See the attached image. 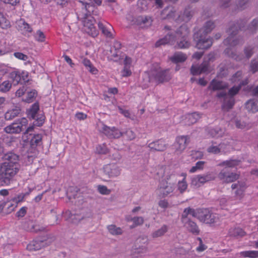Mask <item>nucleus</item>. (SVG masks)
Returning a JSON list of instances; mask_svg holds the SVG:
<instances>
[{
  "mask_svg": "<svg viewBox=\"0 0 258 258\" xmlns=\"http://www.w3.org/2000/svg\"><path fill=\"white\" fill-rule=\"evenodd\" d=\"M120 51H114L113 49L111 47L109 51L107 52V57L109 59L114 61H117L121 58V56L119 53Z\"/></svg>",
  "mask_w": 258,
  "mask_h": 258,
  "instance_id": "33",
  "label": "nucleus"
},
{
  "mask_svg": "<svg viewBox=\"0 0 258 258\" xmlns=\"http://www.w3.org/2000/svg\"><path fill=\"white\" fill-rule=\"evenodd\" d=\"M158 206L162 209H166L169 207V203L167 200L164 199L161 200L158 202Z\"/></svg>",
  "mask_w": 258,
  "mask_h": 258,
  "instance_id": "63",
  "label": "nucleus"
},
{
  "mask_svg": "<svg viewBox=\"0 0 258 258\" xmlns=\"http://www.w3.org/2000/svg\"><path fill=\"white\" fill-rule=\"evenodd\" d=\"M200 213V209H194L190 207L184 209L181 218L190 219L188 217L189 215H191L192 217L197 218L198 219L199 214Z\"/></svg>",
  "mask_w": 258,
  "mask_h": 258,
  "instance_id": "26",
  "label": "nucleus"
},
{
  "mask_svg": "<svg viewBox=\"0 0 258 258\" xmlns=\"http://www.w3.org/2000/svg\"><path fill=\"white\" fill-rule=\"evenodd\" d=\"M201 117L199 113L194 112L187 115L186 118L188 120V124H192L196 123Z\"/></svg>",
  "mask_w": 258,
  "mask_h": 258,
  "instance_id": "41",
  "label": "nucleus"
},
{
  "mask_svg": "<svg viewBox=\"0 0 258 258\" xmlns=\"http://www.w3.org/2000/svg\"><path fill=\"white\" fill-rule=\"evenodd\" d=\"M215 59L214 53H210L205 57L203 63L201 65H193L191 67L190 72L193 75H198L202 73H209L210 71L209 62L213 61Z\"/></svg>",
  "mask_w": 258,
  "mask_h": 258,
  "instance_id": "7",
  "label": "nucleus"
},
{
  "mask_svg": "<svg viewBox=\"0 0 258 258\" xmlns=\"http://www.w3.org/2000/svg\"><path fill=\"white\" fill-rule=\"evenodd\" d=\"M224 52L229 57L236 60V61L242 60L244 58V56L243 55L236 54L235 52L231 51L229 48H227L225 49Z\"/></svg>",
  "mask_w": 258,
  "mask_h": 258,
  "instance_id": "32",
  "label": "nucleus"
},
{
  "mask_svg": "<svg viewBox=\"0 0 258 258\" xmlns=\"http://www.w3.org/2000/svg\"><path fill=\"white\" fill-rule=\"evenodd\" d=\"M189 30L187 26L185 25H182L175 31V34L172 33H168L164 38L159 40L155 43L156 47H159L162 45L169 44L173 45L176 40L177 44L176 47L180 49L187 48L190 45V43L188 38Z\"/></svg>",
  "mask_w": 258,
  "mask_h": 258,
  "instance_id": "2",
  "label": "nucleus"
},
{
  "mask_svg": "<svg viewBox=\"0 0 258 258\" xmlns=\"http://www.w3.org/2000/svg\"><path fill=\"white\" fill-rule=\"evenodd\" d=\"M98 26L104 35L108 38H112V34L110 32L112 27L110 24L106 22L105 24L104 23L99 21L98 23Z\"/></svg>",
  "mask_w": 258,
  "mask_h": 258,
  "instance_id": "21",
  "label": "nucleus"
},
{
  "mask_svg": "<svg viewBox=\"0 0 258 258\" xmlns=\"http://www.w3.org/2000/svg\"><path fill=\"white\" fill-rule=\"evenodd\" d=\"M242 75L241 71H237L233 76L231 80L233 82H238L240 80Z\"/></svg>",
  "mask_w": 258,
  "mask_h": 258,
  "instance_id": "62",
  "label": "nucleus"
},
{
  "mask_svg": "<svg viewBox=\"0 0 258 258\" xmlns=\"http://www.w3.org/2000/svg\"><path fill=\"white\" fill-rule=\"evenodd\" d=\"M14 55L16 58L23 60H26L28 58V57L27 55H25L24 53L20 52H15L14 53Z\"/></svg>",
  "mask_w": 258,
  "mask_h": 258,
  "instance_id": "64",
  "label": "nucleus"
},
{
  "mask_svg": "<svg viewBox=\"0 0 258 258\" xmlns=\"http://www.w3.org/2000/svg\"><path fill=\"white\" fill-rule=\"evenodd\" d=\"M225 131L220 127L210 128L208 130V134L213 138H219L222 137L224 134Z\"/></svg>",
  "mask_w": 258,
  "mask_h": 258,
  "instance_id": "29",
  "label": "nucleus"
},
{
  "mask_svg": "<svg viewBox=\"0 0 258 258\" xmlns=\"http://www.w3.org/2000/svg\"><path fill=\"white\" fill-rule=\"evenodd\" d=\"M27 119L23 117L17 119L16 121L5 127L4 130L8 134H19L25 131L24 134H26L32 131L34 129L33 126L27 127Z\"/></svg>",
  "mask_w": 258,
  "mask_h": 258,
  "instance_id": "5",
  "label": "nucleus"
},
{
  "mask_svg": "<svg viewBox=\"0 0 258 258\" xmlns=\"http://www.w3.org/2000/svg\"><path fill=\"white\" fill-rule=\"evenodd\" d=\"M96 152L100 154H105L108 152V149L104 144L100 145L96 147Z\"/></svg>",
  "mask_w": 258,
  "mask_h": 258,
  "instance_id": "61",
  "label": "nucleus"
},
{
  "mask_svg": "<svg viewBox=\"0 0 258 258\" xmlns=\"http://www.w3.org/2000/svg\"><path fill=\"white\" fill-rule=\"evenodd\" d=\"M227 87V85L220 81L213 79L210 83L208 89L213 91L222 90Z\"/></svg>",
  "mask_w": 258,
  "mask_h": 258,
  "instance_id": "23",
  "label": "nucleus"
},
{
  "mask_svg": "<svg viewBox=\"0 0 258 258\" xmlns=\"http://www.w3.org/2000/svg\"><path fill=\"white\" fill-rule=\"evenodd\" d=\"M66 215L69 216V218L71 222L74 223H77L83 219V217L81 216L78 214H72L70 211L67 212Z\"/></svg>",
  "mask_w": 258,
  "mask_h": 258,
  "instance_id": "46",
  "label": "nucleus"
},
{
  "mask_svg": "<svg viewBox=\"0 0 258 258\" xmlns=\"http://www.w3.org/2000/svg\"><path fill=\"white\" fill-rule=\"evenodd\" d=\"M241 255L245 257L257 258L258 257V251L257 250H247L242 251L240 253Z\"/></svg>",
  "mask_w": 258,
  "mask_h": 258,
  "instance_id": "43",
  "label": "nucleus"
},
{
  "mask_svg": "<svg viewBox=\"0 0 258 258\" xmlns=\"http://www.w3.org/2000/svg\"><path fill=\"white\" fill-rule=\"evenodd\" d=\"M26 194H19L12 197L10 201L4 203L0 205V212H1L5 207H6L9 212L14 210L17 207L18 204L22 202L25 197Z\"/></svg>",
  "mask_w": 258,
  "mask_h": 258,
  "instance_id": "9",
  "label": "nucleus"
},
{
  "mask_svg": "<svg viewBox=\"0 0 258 258\" xmlns=\"http://www.w3.org/2000/svg\"><path fill=\"white\" fill-rule=\"evenodd\" d=\"M236 127L239 129L248 128V124L244 121L236 119L234 121Z\"/></svg>",
  "mask_w": 258,
  "mask_h": 258,
  "instance_id": "56",
  "label": "nucleus"
},
{
  "mask_svg": "<svg viewBox=\"0 0 258 258\" xmlns=\"http://www.w3.org/2000/svg\"><path fill=\"white\" fill-rule=\"evenodd\" d=\"M214 23L208 21L203 27L194 34V39L196 41V47L200 49H206L210 48L212 44V38L208 36L215 28Z\"/></svg>",
  "mask_w": 258,
  "mask_h": 258,
  "instance_id": "3",
  "label": "nucleus"
},
{
  "mask_svg": "<svg viewBox=\"0 0 258 258\" xmlns=\"http://www.w3.org/2000/svg\"><path fill=\"white\" fill-rule=\"evenodd\" d=\"M199 215L198 220L208 224H214L218 220V215L212 212L208 209H200Z\"/></svg>",
  "mask_w": 258,
  "mask_h": 258,
  "instance_id": "8",
  "label": "nucleus"
},
{
  "mask_svg": "<svg viewBox=\"0 0 258 258\" xmlns=\"http://www.w3.org/2000/svg\"><path fill=\"white\" fill-rule=\"evenodd\" d=\"M217 96L218 98L223 97L224 98V102L222 106V109L224 110L228 111L230 109L232 108L235 103L234 98L229 96L226 92L224 91L218 93Z\"/></svg>",
  "mask_w": 258,
  "mask_h": 258,
  "instance_id": "16",
  "label": "nucleus"
},
{
  "mask_svg": "<svg viewBox=\"0 0 258 258\" xmlns=\"http://www.w3.org/2000/svg\"><path fill=\"white\" fill-rule=\"evenodd\" d=\"M187 184L185 181V178H184L181 181H179L178 182V189L180 191V192L183 193L187 189Z\"/></svg>",
  "mask_w": 258,
  "mask_h": 258,
  "instance_id": "57",
  "label": "nucleus"
},
{
  "mask_svg": "<svg viewBox=\"0 0 258 258\" xmlns=\"http://www.w3.org/2000/svg\"><path fill=\"white\" fill-rule=\"evenodd\" d=\"M252 0H236V6L238 10H243L247 8Z\"/></svg>",
  "mask_w": 258,
  "mask_h": 258,
  "instance_id": "36",
  "label": "nucleus"
},
{
  "mask_svg": "<svg viewBox=\"0 0 258 258\" xmlns=\"http://www.w3.org/2000/svg\"><path fill=\"white\" fill-rule=\"evenodd\" d=\"M152 20L149 16H141L137 18L138 25L142 28L148 27L152 24Z\"/></svg>",
  "mask_w": 258,
  "mask_h": 258,
  "instance_id": "25",
  "label": "nucleus"
},
{
  "mask_svg": "<svg viewBox=\"0 0 258 258\" xmlns=\"http://www.w3.org/2000/svg\"><path fill=\"white\" fill-rule=\"evenodd\" d=\"M258 29V19H253L247 27V30L252 33L256 32Z\"/></svg>",
  "mask_w": 258,
  "mask_h": 258,
  "instance_id": "47",
  "label": "nucleus"
},
{
  "mask_svg": "<svg viewBox=\"0 0 258 258\" xmlns=\"http://www.w3.org/2000/svg\"><path fill=\"white\" fill-rule=\"evenodd\" d=\"M37 96V92L35 90H32L28 92L25 101L28 103L32 102Z\"/></svg>",
  "mask_w": 258,
  "mask_h": 258,
  "instance_id": "50",
  "label": "nucleus"
},
{
  "mask_svg": "<svg viewBox=\"0 0 258 258\" xmlns=\"http://www.w3.org/2000/svg\"><path fill=\"white\" fill-rule=\"evenodd\" d=\"M218 177L221 180L226 183H229L236 180L239 178V175L230 172L227 167L222 169L218 175Z\"/></svg>",
  "mask_w": 258,
  "mask_h": 258,
  "instance_id": "12",
  "label": "nucleus"
},
{
  "mask_svg": "<svg viewBox=\"0 0 258 258\" xmlns=\"http://www.w3.org/2000/svg\"><path fill=\"white\" fill-rule=\"evenodd\" d=\"M246 22L247 20L246 19H240L237 22H231L229 24V26L227 30V33L229 36L224 40V43L225 45L233 47L240 43L241 39L235 37V35L239 29L244 27Z\"/></svg>",
  "mask_w": 258,
  "mask_h": 258,
  "instance_id": "4",
  "label": "nucleus"
},
{
  "mask_svg": "<svg viewBox=\"0 0 258 258\" xmlns=\"http://www.w3.org/2000/svg\"><path fill=\"white\" fill-rule=\"evenodd\" d=\"M229 233L230 236L233 237H242L245 234V232L239 227L230 228L229 230Z\"/></svg>",
  "mask_w": 258,
  "mask_h": 258,
  "instance_id": "31",
  "label": "nucleus"
},
{
  "mask_svg": "<svg viewBox=\"0 0 258 258\" xmlns=\"http://www.w3.org/2000/svg\"><path fill=\"white\" fill-rule=\"evenodd\" d=\"M83 64L86 68V69L88 70L92 74H96L98 72L97 69L94 67L90 60L87 58H84L82 61Z\"/></svg>",
  "mask_w": 258,
  "mask_h": 258,
  "instance_id": "35",
  "label": "nucleus"
},
{
  "mask_svg": "<svg viewBox=\"0 0 258 258\" xmlns=\"http://www.w3.org/2000/svg\"><path fill=\"white\" fill-rule=\"evenodd\" d=\"M193 14L194 12L190 8H185L182 17V21L186 22L189 21L192 17Z\"/></svg>",
  "mask_w": 258,
  "mask_h": 258,
  "instance_id": "42",
  "label": "nucleus"
},
{
  "mask_svg": "<svg viewBox=\"0 0 258 258\" xmlns=\"http://www.w3.org/2000/svg\"><path fill=\"white\" fill-rule=\"evenodd\" d=\"M45 242L43 241L34 240L27 245V249L30 251H36L44 246Z\"/></svg>",
  "mask_w": 258,
  "mask_h": 258,
  "instance_id": "27",
  "label": "nucleus"
},
{
  "mask_svg": "<svg viewBox=\"0 0 258 258\" xmlns=\"http://www.w3.org/2000/svg\"><path fill=\"white\" fill-rule=\"evenodd\" d=\"M149 81L162 83L170 79L168 70L152 71L149 75Z\"/></svg>",
  "mask_w": 258,
  "mask_h": 258,
  "instance_id": "11",
  "label": "nucleus"
},
{
  "mask_svg": "<svg viewBox=\"0 0 258 258\" xmlns=\"http://www.w3.org/2000/svg\"><path fill=\"white\" fill-rule=\"evenodd\" d=\"M12 87V83L10 81H5L0 85V92H7Z\"/></svg>",
  "mask_w": 258,
  "mask_h": 258,
  "instance_id": "48",
  "label": "nucleus"
},
{
  "mask_svg": "<svg viewBox=\"0 0 258 258\" xmlns=\"http://www.w3.org/2000/svg\"><path fill=\"white\" fill-rule=\"evenodd\" d=\"M189 138L187 136L178 137L176 139V143L174 144L176 150L181 152L184 150L188 144Z\"/></svg>",
  "mask_w": 258,
  "mask_h": 258,
  "instance_id": "19",
  "label": "nucleus"
},
{
  "mask_svg": "<svg viewBox=\"0 0 258 258\" xmlns=\"http://www.w3.org/2000/svg\"><path fill=\"white\" fill-rule=\"evenodd\" d=\"M42 144V136L40 134L34 135L30 140L32 148H35Z\"/></svg>",
  "mask_w": 258,
  "mask_h": 258,
  "instance_id": "34",
  "label": "nucleus"
},
{
  "mask_svg": "<svg viewBox=\"0 0 258 258\" xmlns=\"http://www.w3.org/2000/svg\"><path fill=\"white\" fill-rule=\"evenodd\" d=\"M245 107L249 112L255 113L258 111V106L254 100H249L245 103Z\"/></svg>",
  "mask_w": 258,
  "mask_h": 258,
  "instance_id": "30",
  "label": "nucleus"
},
{
  "mask_svg": "<svg viewBox=\"0 0 258 258\" xmlns=\"http://www.w3.org/2000/svg\"><path fill=\"white\" fill-rule=\"evenodd\" d=\"M250 71L252 73H254L258 71V58L253 59L251 60L250 63Z\"/></svg>",
  "mask_w": 258,
  "mask_h": 258,
  "instance_id": "58",
  "label": "nucleus"
},
{
  "mask_svg": "<svg viewBox=\"0 0 258 258\" xmlns=\"http://www.w3.org/2000/svg\"><path fill=\"white\" fill-rule=\"evenodd\" d=\"M254 47L252 45H248L244 48L243 52L245 57L247 59L250 58L254 53Z\"/></svg>",
  "mask_w": 258,
  "mask_h": 258,
  "instance_id": "45",
  "label": "nucleus"
},
{
  "mask_svg": "<svg viewBox=\"0 0 258 258\" xmlns=\"http://www.w3.org/2000/svg\"><path fill=\"white\" fill-rule=\"evenodd\" d=\"M35 39L39 42H44L45 41V36L43 32L41 30H38L34 35Z\"/></svg>",
  "mask_w": 258,
  "mask_h": 258,
  "instance_id": "59",
  "label": "nucleus"
},
{
  "mask_svg": "<svg viewBox=\"0 0 258 258\" xmlns=\"http://www.w3.org/2000/svg\"><path fill=\"white\" fill-rule=\"evenodd\" d=\"M19 156L13 152L3 156V159L5 161L0 166V183L2 185H9L13 181L19 171Z\"/></svg>",
  "mask_w": 258,
  "mask_h": 258,
  "instance_id": "1",
  "label": "nucleus"
},
{
  "mask_svg": "<svg viewBox=\"0 0 258 258\" xmlns=\"http://www.w3.org/2000/svg\"><path fill=\"white\" fill-rule=\"evenodd\" d=\"M231 188L234 191L235 197L237 200H241L243 197V193L246 188V184L244 182H239L232 184Z\"/></svg>",
  "mask_w": 258,
  "mask_h": 258,
  "instance_id": "18",
  "label": "nucleus"
},
{
  "mask_svg": "<svg viewBox=\"0 0 258 258\" xmlns=\"http://www.w3.org/2000/svg\"><path fill=\"white\" fill-rule=\"evenodd\" d=\"M10 26V23L9 20L4 16V14L0 11V27L3 29H7Z\"/></svg>",
  "mask_w": 258,
  "mask_h": 258,
  "instance_id": "44",
  "label": "nucleus"
},
{
  "mask_svg": "<svg viewBox=\"0 0 258 258\" xmlns=\"http://www.w3.org/2000/svg\"><path fill=\"white\" fill-rule=\"evenodd\" d=\"M168 229V227L166 225H163L160 229L155 231L152 234L153 238H157L163 236Z\"/></svg>",
  "mask_w": 258,
  "mask_h": 258,
  "instance_id": "40",
  "label": "nucleus"
},
{
  "mask_svg": "<svg viewBox=\"0 0 258 258\" xmlns=\"http://www.w3.org/2000/svg\"><path fill=\"white\" fill-rule=\"evenodd\" d=\"M190 184L194 187H198L202 185L199 175L191 178Z\"/></svg>",
  "mask_w": 258,
  "mask_h": 258,
  "instance_id": "55",
  "label": "nucleus"
},
{
  "mask_svg": "<svg viewBox=\"0 0 258 258\" xmlns=\"http://www.w3.org/2000/svg\"><path fill=\"white\" fill-rule=\"evenodd\" d=\"M122 133V136L125 137L128 140H133L136 138V134L131 129H127Z\"/></svg>",
  "mask_w": 258,
  "mask_h": 258,
  "instance_id": "51",
  "label": "nucleus"
},
{
  "mask_svg": "<svg viewBox=\"0 0 258 258\" xmlns=\"http://www.w3.org/2000/svg\"><path fill=\"white\" fill-rule=\"evenodd\" d=\"M244 85L243 82H240L239 85L237 86H233L228 91V95L230 97H233L236 95L241 88V85Z\"/></svg>",
  "mask_w": 258,
  "mask_h": 258,
  "instance_id": "53",
  "label": "nucleus"
},
{
  "mask_svg": "<svg viewBox=\"0 0 258 258\" xmlns=\"http://www.w3.org/2000/svg\"><path fill=\"white\" fill-rule=\"evenodd\" d=\"M95 22L94 18L90 15H86L82 20L85 31L93 37L98 34V32L94 26Z\"/></svg>",
  "mask_w": 258,
  "mask_h": 258,
  "instance_id": "10",
  "label": "nucleus"
},
{
  "mask_svg": "<svg viewBox=\"0 0 258 258\" xmlns=\"http://www.w3.org/2000/svg\"><path fill=\"white\" fill-rule=\"evenodd\" d=\"M190 184L194 187H198L202 185L199 175L191 178Z\"/></svg>",
  "mask_w": 258,
  "mask_h": 258,
  "instance_id": "54",
  "label": "nucleus"
},
{
  "mask_svg": "<svg viewBox=\"0 0 258 258\" xmlns=\"http://www.w3.org/2000/svg\"><path fill=\"white\" fill-rule=\"evenodd\" d=\"M184 228L189 232L195 235L200 233V229L197 223L190 219L181 218Z\"/></svg>",
  "mask_w": 258,
  "mask_h": 258,
  "instance_id": "17",
  "label": "nucleus"
},
{
  "mask_svg": "<svg viewBox=\"0 0 258 258\" xmlns=\"http://www.w3.org/2000/svg\"><path fill=\"white\" fill-rule=\"evenodd\" d=\"M148 147L153 151H163L166 150L167 145L165 144L164 141L162 140H158L150 143L148 145Z\"/></svg>",
  "mask_w": 258,
  "mask_h": 258,
  "instance_id": "20",
  "label": "nucleus"
},
{
  "mask_svg": "<svg viewBox=\"0 0 258 258\" xmlns=\"http://www.w3.org/2000/svg\"><path fill=\"white\" fill-rule=\"evenodd\" d=\"M107 229L109 232L112 235H121L122 233V230L120 227H117L115 225H110L107 226Z\"/></svg>",
  "mask_w": 258,
  "mask_h": 258,
  "instance_id": "38",
  "label": "nucleus"
},
{
  "mask_svg": "<svg viewBox=\"0 0 258 258\" xmlns=\"http://www.w3.org/2000/svg\"><path fill=\"white\" fill-rule=\"evenodd\" d=\"M0 2L10 7L15 8L20 5V0H0Z\"/></svg>",
  "mask_w": 258,
  "mask_h": 258,
  "instance_id": "49",
  "label": "nucleus"
},
{
  "mask_svg": "<svg viewBox=\"0 0 258 258\" xmlns=\"http://www.w3.org/2000/svg\"><path fill=\"white\" fill-rule=\"evenodd\" d=\"M187 58L185 54L181 52H175L171 57L170 60L174 63L184 62Z\"/></svg>",
  "mask_w": 258,
  "mask_h": 258,
  "instance_id": "28",
  "label": "nucleus"
},
{
  "mask_svg": "<svg viewBox=\"0 0 258 258\" xmlns=\"http://www.w3.org/2000/svg\"><path fill=\"white\" fill-rule=\"evenodd\" d=\"M10 77L15 84H18L21 79L20 74L18 72L14 71L11 73Z\"/></svg>",
  "mask_w": 258,
  "mask_h": 258,
  "instance_id": "52",
  "label": "nucleus"
},
{
  "mask_svg": "<svg viewBox=\"0 0 258 258\" xmlns=\"http://www.w3.org/2000/svg\"><path fill=\"white\" fill-rule=\"evenodd\" d=\"M105 175L109 178H114L119 176L121 173L119 167L114 163L105 165L103 168Z\"/></svg>",
  "mask_w": 258,
  "mask_h": 258,
  "instance_id": "15",
  "label": "nucleus"
},
{
  "mask_svg": "<svg viewBox=\"0 0 258 258\" xmlns=\"http://www.w3.org/2000/svg\"><path fill=\"white\" fill-rule=\"evenodd\" d=\"M240 162V161L238 160H229L223 161V162L220 163L219 166H225V167H227L229 169V168H233L238 165Z\"/></svg>",
  "mask_w": 258,
  "mask_h": 258,
  "instance_id": "37",
  "label": "nucleus"
},
{
  "mask_svg": "<svg viewBox=\"0 0 258 258\" xmlns=\"http://www.w3.org/2000/svg\"><path fill=\"white\" fill-rule=\"evenodd\" d=\"M19 30L24 35L29 37L32 32L31 26L24 21H20L19 24Z\"/></svg>",
  "mask_w": 258,
  "mask_h": 258,
  "instance_id": "22",
  "label": "nucleus"
},
{
  "mask_svg": "<svg viewBox=\"0 0 258 258\" xmlns=\"http://www.w3.org/2000/svg\"><path fill=\"white\" fill-rule=\"evenodd\" d=\"M100 131L109 139H118L122 137L123 134L115 127H110L103 124Z\"/></svg>",
  "mask_w": 258,
  "mask_h": 258,
  "instance_id": "14",
  "label": "nucleus"
},
{
  "mask_svg": "<svg viewBox=\"0 0 258 258\" xmlns=\"http://www.w3.org/2000/svg\"><path fill=\"white\" fill-rule=\"evenodd\" d=\"M21 112L20 107L15 106L13 108L9 109L5 114V118L6 120H12L18 116Z\"/></svg>",
  "mask_w": 258,
  "mask_h": 258,
  "instance_id": "24",
  "label": "nucleus"
},
{
  "mask_svg": "<svg viewBox=\"0 0 258 258\" xmlns=\"http://www.w3.org/2000/svg\"><path fill=\"white\" fill-rule=\"evenodd\" d=\"M39 110V105L38 102H35L28 110V115L29 117L33 119H36L34 124L37 126H41L44 122V117L43 116L38 117L37 112Z\"/></svg>",
  "mask_w": 258,
  "mask_h": 258,
  "instance_id": "13",
  "label": "nucleus"
},
{
  "mask_svg": "<svg viewBox=\"0 0 258 258\" xmlns=\"http://www.w3.org/2000/svg\"><path fill=\"white\" fill-rule=\"evenodd\" d=\"M200 178L201 179V183L202 184L204 183L213 180L215 179V176L212 172H208L204 175H199Z\"/></svg>",
  "mask_w": 258,
  "mask_h": 258,
  "instance_id": "39",
  "label": "nucleus"
},
{
  "mask_svg": "<svg viewBox=\"0 0 258 258\" xmlns=\"http://www.w3.org/2000/svg\"><path fill=\"white\" fill-rule=\"evenodd\" d=\"M222 144H220L218 146H211L208 149V151L210 153L217 154L220 152Z\"/></svg>",
  "mask_w": 258,
  "mask_h": 258,
  "instance_id": "60",
  "label": "nucleus"
},
{
  "mask_svg": "<svg viewBox=\"0 0 258 258\" xmlns=\"http://www.w3.org/2000/svg\"><path fill=\"white\" fill-rule=\"evenodd\" d=\"M170 178V175L167 176L166 179L161 180L158 185L157 193L161 198L171 197L176 189V185L174 183L169 182L167 180Z\"/></svg>",
  "mask_w": 258,
  "mask_h": 258,
  "instance_id": "6",
  "label": "nucleus"
}]
</instances>
